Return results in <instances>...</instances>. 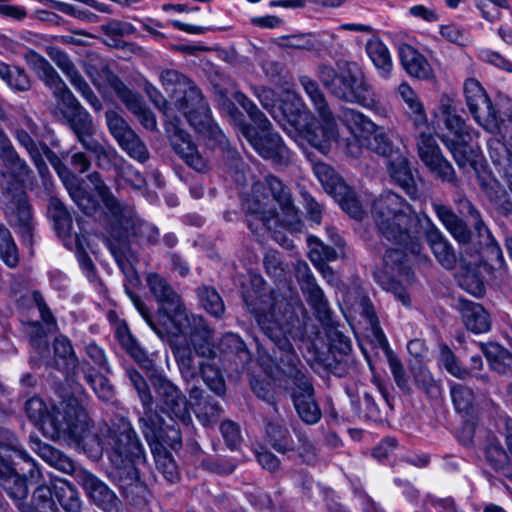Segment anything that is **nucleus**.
I'll return each mask as SVG.
<instances>
[{"label": "nucleus", "mask_w": 512, "mask_h": 512, "mask_svg": "<svg viewBox=\"0 0 512 512\" xmlns=\"http://www.w3.org/2000/svg\"><path fill=\"white\" fill-rule=\"evenodd\" d=\"M25 412L50 439L73 440L93 458L106 450L117 469L123 494L132 502L145 498L147 487L139 477L137 466L144 464L146 458L130 423L121 420L117 428L106 424L96 426L76 399L65 400L49 410L41 398L32 397L25 403Z\"/></svg>", "instance_id": "obj_1"}, {"label": "nucleus", "mask_w": 512, "mask_h": 512, "mask_svg": "<svg viewBox=\"0 0 512 512\" xmlns=\"http://www.w3.org/2000/svg\"><path fill=\"white\" fill-rule=\"evenodd\" d=\"M146 282L149 291L159 305L158 317L162 328L152 321L151 315L140 297L132 292L127 291V293L150 327L161 338L166 335L189 334L191 345L198 356L213 357L214 351L210 342L211 330L205 324L203 317L194 314L188 315L179 295L162 276L150 273L147 275Z\"/></svg>", "instance_id": "obj_2"}, {"label": "nucleus", "mask_w": 512, "mask_h": 512, "mask_svg": "<svg viewBox=\"0 0 512 512\" xmlns=\"http://www.w3.org/2000/svg\"><path fill=\"white\" fill-rule=\"evenodd\" d=\"M243 206L248 214V226L253 232H257L261 225V228L274 230V239L286 249L294 247L291 240L276 230L283 226L300 231L302 227L290 192L279 179L268 176L264 183H255L251 197L244 200Z\"/></svg>", "instance_id": "obj_3"}, {"label": "nucleus", "mask_w": 512, "mask_h": 512, "mask_svg": "<svg viewBox=\"0 0 512 512\" xmlns=\"http://www.w3.org/2000/svg\"><path fill=\"white\" fill-rule=\"evenodd\" d=\"M248 309L255 315L264 334L286 354L289 365L285 388L291 391L294 406L299 417L307 424H315L321 419V410L313 397L310 379L298 368L299 359L293 353L286 333L288 331L282 318L276 317L275 307L265 312L258 303L244 295Z\"/></svg>", "instance_id": "obj_4"}, {"label": "nucleus", "mask_w": 512, "mask_h": 512, "mask_svg": "<svg viewBox=\"0 0 512 512\" xmlns=\"http://www.w3.org/2000/svg\"><path fill=\"white\" fill-rule=\"evenodd\" d=\"M372 216L380 234L388 241L404 246L412 254L421 252L420 216L402 197L393 192L381 194L373 203Z\"/></svg>", "instance_id": "obj_5"}, {"label": "nucleus", "mask_w": 512, "mask_h": 512, "mask_svg": "<svg viewBox=\"0 0 512 512\" xmlns=\"http://www.w3.org/2000/svg\"><path fill=\"white\" fill-rule=\"evenodd\" d=\"M295 101V111H289V105L284 103L281 109L270 111L272 117L279 123L287 134L301 143L307 141L312 147L328 152L332 142L338 144V127L332 111L318 114L320 120H316L302 99L297 94H291Z\"/></svg>", "instance_id": "obj_6"}, {"label": "nucleus", "mask_w": 512, "mask_h": 512, "mask_svg": "<svg viewBox=\"0 0 512 512\" xmlns=\"http://www.w3.org/2000/svg\"><path fill=\"white\" fill-rule=\"evenodd\" d=\"M27 61L38 77L53 90L54 95L68 109L65 117L77 139L86 150H99L92 137L95 125L91 115L80 105L51 64L37 53L30 52Z\"/></svg>", "instance_id": "obj_7"}, {"label": "nucleus", "mask_w": 512, "mask_h": 512, "mask_svg": "<svg viewBox=\"0 0 512 512\" xmlns=\"http://www.w3.org/2000/svg\"><path fill=\"white\" fill-rule=\"evenodd\" d=\"M0 158L10 172L0 171V199L6 211L14 217L23 236H31L33 215L27 195L22 189L24 182L31 173L27 163L19 157L14 147Z\"/></svg>", "instance_id": "obj_8"}, {"label": "nucleus", "mask_w": 512, "mask_h": 512, "mask_svg": "<svg viewBox=\"0 0 512 512\" xmlns=\"http://www.w3.org/2000/svg\"><path fill=\"white\" fill-rule=\"evenodd\" d=\"M160 80L190 126L199 134L213 135L217 138V127L212 123L210 109L196 85L175 70L161 72Z\"/></svg>", "instance_id": "obj_9"}, {"label": "nucleus", "mask_w": 512, "mask_h": 512, "mask_svg": "<svg viewBox=\"0 0 512 512\" xmlns=\"http://www.w3.org/2000/svg\"><path fill=\"white\" fill-rule=\"evenodd\" d=\"M318 77L330 94L348 103L357 104L380 116L387 115V109L361 72L351 69L337 73L334 68L322 65Z\"/></svg>", "instance_id": "obj_10"}, {"label": "nucleus", "mask_w": 512, "mask_h": 512, "mask_svg": "<svg viewBox=\"0 0 512 512\" xmlns=\"http://www.w3.org/2000/svg\"><path fill=\"white\" fill-rule=\"evenodd\" d=\"M340 121L350 132V136L339 140L338 148L352 158H358L363 153L362 139L372 135L367 141V148L372 152L392 157L394 145L386 132L369 117L352 108H344L339 115Z\"/></svg>", "instance_id": "obj_11"}, {"label": "nucleus", "mask_w": 512, "mask_h": 512, "mask_svg": "<svg viewBox=\"0 0 512 512\" xmlns=\"http://www.w3.org/2000/svg\"><path fill=\"white\" fill-rule=\"evenodd\" d=\"M463 94L473 119L485 131L501 136L512 145V103L499 112L482 84L472 77L464 81Z\"/></svg>", "instance_id": "obj_12"}, {"label": "nucleus", "mask_w": 512, "mask_h": 512, "mask_svg": "<svg viewBox=\"0 0 512 512\" xmlns=\"http://www.w3.org/2000/svg\"><path fill=\"white\" fill-rule=\"evenodd\" d=\"M5 436L7 442H0V485L12 499L22 501L28 495V486L26 479L14 469L17 465L15 459L29 464L31 479L40 477L41 473L29 455L19 447L17 440L9 432H5Z\"/></svg>", "instance_id": "obj_13"}, {"label": "nucleus", "mask_w": 512, "mask_h": 512, "mask_svg": "<svg viewBox=\"0 0 512 512\" xmlns=\"http://www.w3.org/2000/svg\"><path fill=\"white\" fill-rule=\"evenodd\" d=\"M443 122L449 134L443 133L440 139L450 151L457 166L463 170L475 168L480 153L478 148L470 146L469 143L479 137V132L466 124L457 113L449 115Z\"/></svg>", "instance_id": "obj_14"}, {"label": "nucleus", "mask_w": 512, "mask_h": 512, "mask_svg": "<svg viewBox=\"0 0 512 512\" xmlns=\"http://www.w3.org/2000/svg\"><path fill=\"white\" fill-rule=\"evenodd\" d=\"M407 254L400 249H388L383 258V267L374 272L376 282L391 292L404 306L410 305V297L396 277L410 280V267L406 264Z\"/></svg>", "instance_id": "obj_15"}, {"label": "nucleus", "mask_w": 512, "mask_h": 512, "mask_svg": "<svg viewBox=\"0 0 512 512\" xmlns=\"http://www.w3.org/2000/svg\"><path fill=\"white\" fill-rule=\"evenodd\" d=\"M418 155L429 172L437 179L453 185L458 184L455 170L443 156L439 145L431 134L421 132L417 138Z\"/></svg>", "instance_id": "obj_16"}, {"label": "nucleus", "mask_w": 512, "mask_h": 512, "mask_svg": "<svg viewBox=\"0 0 512 512\" xmlns=\"http://www.w3.org/2000/svg\"><path fill=\"white\" fill-rule=\"evenodd\" d=\"M270 128L271 125L267 131H262L250 125L241 124V133L261 157L276 164H285L290 158L289 150L283 144L281 137L277 133H272Z\"/></svg>", "instance_id": "obj_17"}, {"label": "nucleus", "mask_w": 512, "mask_h": 512, "mask_svg": "<svg viewBox=\"0 0 512 512\" xmlns=\"http://www.w3.org/2000/svg\"><path fill=\"white\" fill-rule=\"evenodd\" d=\"M105 208V223L111 220L113 229H127L134 219V207L118 200L101 179L99 173L88 176Z\"/></svg>", "instance_id": "obj_18"}, {"label": "nucleus", "mask_w": 512, "mask_h": 512, "mask_svg": "<svg viewBox=\"0 0 512 512\" xmlns=\"http://www.w3.org/2000/svg\"><path fill=\"white\" fill-rule=\"evenodd\" d=\"M150 381L165 411L184 425H189L191 416L188 401L182 391L168 378L160 374L152 375Z\"/></svg>", "instance_id": "obj_19"}, {"label": "nucleus", "mask_w": 512, "mask_h": 512, "mask_svg": "<svg viewBox=\"0 0 512 512\" xmlns=\"http://www.w3.org/2000/svg\"><path fill=\"white\" fill-rule=\"evenodd\" d=\"M167 117L165 129L174 151L191 168L199 172L205 171L207 161L191 141L190 135L180 127L179 119L177 117L170 118L168 115Z\"/></svg>", "instance_id": "obj_20"}, {"label": "nucleus", "mask_w": 512, "mask_h": 512, "mask_svg": "<svg viewBox=\"0 0 512 512\" xmlns=\"http://www.w3.org/2000/svg\"><path fill=\"white\" fill-rule=\"evenodd\" d=\"M366 316L370 325V333L371 336L373 337V341L379 348H381L384 351L391 373L394 377L397 386L403 391L409 390V380L405 372L404 366L400 359L390 348L388 340L380 327L379 321L374 311L367 308Z\"/></svg>", "instance_id": "obj_21"}, {"label": "nucleus", "mask_w": 512, "mask_h": 512, "mask_svg": "<svg viewBox=\"0 0 512 512\" xmlns=\"http://www.w3.org/2000/svg\"><path fill=\"white\" fill-rule=\"evenodd\" d=\"M127 373L144 406V415L140 418L142 432L145 438L150 439L155 434V430L163 424V420L153 412V397L142 375L133 369L128 370Z\"/></svg>", "instance_id": "obj_22"}, {"label": "nucleus", "mask_w": 512, "mask_h": 512, "mask_svg": "<svg viewBox=\"0 0 512 512\" xmlns=\"http://www.w3.org/2000/svg\"><path fill=\"white\" fill-rule=\"evenodd\" d=\"M76 478L95 505L105 512L117 511L118 498L104 482L86 470H79Z\"/></svg>", "instance_id": "obj_23"}, {"label": "nucleus", "mask_w": 512, "mask_h": 512, "mask_svg": "<svg viewBox=\"0 0 512 512\" xmlns=\"http://www.w3.org/2000/svg\"><path fill=\"white\" fill-rule=\"evenodd\" d=\"M297 278L306 300L314 309L321 322H328L331 318L329 304L322 289L317 285L308 266L303 263L298 267Z\"/></svg>", "instance_id": "obj_24"}, {"label": "nucleus", "mask_w": 512, "mask_h": 512, "mask_svg": "<svg viewBox=\"0 0 512 512\" xmlns=\"http://www.w3.org/2000/svg\"><path fill=\"white\" fill-rule=\"evenodd\" d=\"M162 424L155 430V434L150 438H146L151 452L153 454L156 468L168 482H176L179 479V472L174 459L167 449L159 442Z\"/></svg>", "instance_id": "obj_25"}, {"label": "nucleus", "mask_w": 512, "mask_h": 512, "mask_svg": "<svg viewBox=\"0 0 512 512\" xmlns=\"http://www.w3.org/2000/svg\"><path fill=\"white\" fill-rule=\"evenodd\" d=\"M433 208L440 222L458 243L467 244L471 241L472 232L467 223L450 207L443 204H434Z\"/></svg>", "instance_id": "obj_26"}, {"label": "nucleus", "mask_w": 512, "mask_h": 512, "mask_svg": "<svg viewBox=\"0 0 512 512\" xmlns=\"http://www.w3.org/2000/svg\"><path fill=\"white\" fill-rule=\"evenodd\" d=\"M56 63L58 67L66 74L70 83L74 86V88L81 93L83 98L96 110L99 111L102 108L101 101L94 94L90 86L81 76V74L76 69L75 65L72 61L67 57V55L60 53L56 59Z\"/></svg>", "instance_id": "obj_27"}, {"label": "nucleus", "mask_w": 512, "mask_h": 512, "mask_svg": "<svg viewBox=\"0 0 512 512\" xmlns=\"http://www.w3.org/2000/svg\"><path fill=\"white\" fill-rule=\"evenodd\" d=\"M400 60L405 71L412 77L427 80L433 70L427 59L411 45L404 44L399 49Z\"/></svg>", "instance_id": "obj_28"}, {"label": "nucleus", "mask_w": 512, "mask_h": 512, "mask_svg": "<svg viewBox=\"0 0 512 512\" xmlns=\"http://www.w3.org/2000/svg\"><path fill=\"white\" fill-rule=\"evenodd\" d=\"M105 228L108 233L117 240H121L123 238L134 235L143 242L154 244L159 239L158 229L150 223L141 221L135 211L133 222L131 225H129V227H127V229H113L111 226V220L105 224Z\"/></svg>", "instance_id": "obj_29"}, {"label": "nucleus", "mask_w": 512, "mask_h": 512, "mask_svg": "<svg viewBox=\"0 0 512 512\" xmlns=\"http://www.w3.org/2000/svg\"><path fill=\"white\" fill-rule=\"evenodd\" d=\"M313 172L325 191L334 199L343 200V198L348 194V186L328 164L323 162L314 163Z\"/></svg>", "instance_id": "obj_30"}, {"label": "nucleus", "mask_w": 512, "mask_h": 512, "mask_svg": "<svg viewBox=\"0 0 512 512\" xmlns=\"http://www.w3.org/2000/svg\"><path fill=\"white\" fill-rule=\"evenodd\" d=\"M460 311L468 330L479 334L490 329L489 315L480 304L467 300L461 301Z\"/></svg>", "instance_id": "obj_31"}, {"label": "nucleus", "mask_w": 512, "mask_h": 512, "mask_svg": "<svg viewBox=\"0 0 512 512\" xmlns=\"http://www.w3.org/2000/svg\"><path fill=\"white\" fill-rule=\"evenodd\" d=\"M366 51L374 64L379 77L384 80L390 79L393 64L387 46L379 39L374 38L367 42Z\"/></svg>", "instance_id": "obj_32"}, {"label": "nucleus", "mask_w": 512, "mask_h": 512, "mask_svg": "<svg viewBox=\"0 0 512 512\" xmlns=\"http://www.w3.org/2000/svg\"><path fill=\"white\" fill-rule=\"evenodd\" d=\"M388 173L391 179L408 194L412 195L416 192L414 178L405 156L397 154L394 158L390 159Z\"/></svg>", "instance_id": "obj_33"}, {"label": "nucleus", "mask_w": 512, "mask_h": 512, "mask_svg": "<svg viewBox=\"0 0 512 512\" xmlns=\"http://www.w3.org/2000/svg\"><path fill=\"white\" fill-rule=\"evenodd\" d=\"M427 241L438 262L446 269L453 268L456 256L448 240L437 228L434 227L428 232Z\"/></svg>", "instance_id": "obj_34"}, {"label": "nucleus", "mask_w": 512, "mask_h": 512, "mask_svg": "<svg viewBox=\"0 0 512 512\" xmlns=\"http://www.w3.org/2000/svg\"><path fill=\"white\" fill-rule=\"evenodd\" d=\"M398 94L409 109V117L415 127L422 128L427 125V115L424 106L412 87L403 82L398 86Z\"/></svg>", "instance_id": "obj_35"}, {"label": "nucleus", "mask_w": 512, "mask_h": 512, "mask_svg": "<svg viewBox=\"0 0 512 512\" xmlns=\"http://www.w3.org/2000/svg\"><path fill=\"white\" fill-rule=\"evenodd\" d=\"M309 246L308 257L311 262L319 268L324 275L332 274L331 269L325 264V261H332L337 258V252L333 247L325 245L320 239L309 236L307 238Z\"/></svg>", "instance_id": "obj_36"}, {"label": "nucleus", "mask_w": 512, "mask_h": 512, "mask_svg": "<svg viewBox=\"0 0 512 512\" xmlns=\"http://www.w3.org/2000/svg\"><path fill=\"white\" fill-rule=\"evenodd\" d=\"M48 215L52 219L59 237L66 238L70 236L72 231V218L65 205L58 198H50Z\"/></svg>", "instance_id": "obj_37"}, {"label": "nucleus", "mask_w": 512, "mask_h": 512, "mask_svg": "<svg viewBox=\"0 0 512 512\" xmlns=\"http://www.w3.org/2000/svg\"><path fill=\"white\" fill-rule=\"evenodd\" d=\"M510 437H512V434L507 436V442ZM507 447L510 456L504 451L498 441H491L486 448V457L496 470L502 471L505 477L512 481V453L508 444Z\"/></svg>", "instance_id": "obj_38"}, {"label": "nucleus", "mask_w": 512, "mask_h": 512, "mask_svg": "<svg viewBox=\"0 0 512 512\" xmlns=\"http://www.w3.org/2000/svg\"><path fill=\"white\" fill-rule=\"evenodd\" d=\"M54 497L66 512H80L82 502L79 494L67 481L54 482Z\"/></svg>", "instance_id": "obj_39"}, {"label": "nucleus", "mask_w": 512, "mask_h": 512, "mask_svg": "<svg viewBox=\"0 0 512 512\" xmlns=\"http://www.w3.org/2000/svg\"><path fill=\"white\" fill-rule=\"evenodd\" d=\"M117 338L127 353H129V355L134 358V360L138 362L144 369L150 370L153 368L152 360L138 345L126 327H119L117 329Z\"/></svg>", "instance_id": "obj_40"}, {"label": "nucleus", "mask_w": 512, "mask_h": 512, "mask_svg": "<svg viewBox=\"0 0 512 512\" xmlns=\"http://www.w3.org/2000/svg\"><path fill=\"white\" fill-rule=\"evenodd\" d=\"M482 351L491 367L497 372L505 374L512 370V355L498 344L483 345Z\"/></svg>", "instance_id": "obj_41"}, {"label": "nucleus", "mask_w": 512, "mask_h": 512, "mask_svg": "<svg viewBox=\"0 0 512 512\" xmlns=\"http://www.w3.org/2000/svg\"><path fill=\"white\" fill-rule=\"evenodd\" d=\"M299 83L303 88L306 95L309 97L312 102L314 109L318 114L327 115L328 111H331L326 97L322 90L320 89L318 83L307 75H302L299 77Z\"/></svg>", "instance_id": "obj_42"}, {"label": "nucleus", "mask_w": 512, "mask_h": 512, "mask_svg": "<svg viewBox=\"0 0 512 512\" xmlns=\"http://www.w3.org/2000/svg\"><path fill=\"white\" fill-rule=\"evenodd\" d=\"M15 138L29 153L40 176L45 178L49 171L45 160L42 159L41 146L38 147L32 137L23 129H16Z\"/></svg>", "instance_id": "obj_43"}, {"label": "nucleus", "mask_w": 512, "mask_h": 512, "mask_svg": "<svg viewBox=\"0 0 512 512\" xmlns=\"http://www.w3.org/2000/svg\"><path fill=\"white\" fill-rule=\"evenodd\" d=\"M0 78L16 91H28L31 87L30 79L23 69L10 67L4 62H0Z\"/></svg>", "instance_id": "obj_44"}, {"label": "nucleus", "mask_w": 512, "mask_h": 512, "mask_svg": "<svg viewBox=\"0 0 512 512\" xmlns=\"http://www.w3.org/2000/svg\"><path fill=\"white\" fill-rule=\"evenodd\" d=\"M119 146L133 159L144 163L149 159V151L144 142L134 132H128V136L118 142Z\"/></svg>", "instance_id": "obj_45"}, {"label": "nucleus", "mask_w": 512, "mask_h": 512, "mask_svg": "<svg viewBox=\"0 0 512 512\" xmlns=\"http://www.w3.org/2000/svg\"><path fill=\"white\" fill-rule=\"evenodd\" d=\"M198 297L202 307L212 316L220 317L224 311V303L218 292L208 286H203L198 289Z\"/></svg>", "instance_id": "obj_46"}, {"label": "nucleus", "mask_w": 512, "mask_h": 512, "mask_svg": "<svg viewBox=\"0 0 512 512\" xmlns=\"http://www.w3.org/2000/svg\"><path fill=\"white\" fill-rule=\"evenodd\" d=\"M103 72L105 73L107 79L111 81L113 88L117 94V96L121 99V101L127 106V108L132 112L134 109H138L139 105L143 103L138 94L132 92L128 89L119 79L114 77L106 65H102Z\"/></svg>", "instance_id": "obj_47"}, {"label": "nucleus", "mask_w": 512, "mask_h": 512, "mask_svg": "<svg viewBox=\"0 0 512 512\" xmlns=\"http://www.w3.org/2000/svg\"><path fill=\"white\" fill-rule=\"evenodd\" d=\"M267 437L272 447L282 453L293 449V440L289 431L280 424L271 423L267 427Z\"/></svg>", "instance_id": "obj_48"}, {"label": "nucleus", "mask_w": 512, "mask_h": 512, "mask_svg": "<svg viewBox=\"0 0 512 512\" xmlns=\"http://www.w3.org/2000/svg\"><path fill=\"white\" fill-rule=\"evenodd\" d=\"M0 258L10 268L16 267L19 262L17 247L10 231L4 226H0Z\"/></svg>", "instance_id": "obj_49"}, {"label": "nucleus", "mask_w": 512, "mask_h": 512, "mask_svg": "<svg viewBox=\"0 0 512 512\" xmlns=\"http://www.w3.org/2000/svg\"><path fill=\"white\" fill-rule=\"evenodd\" d=\"M234 99L243 107L249 115L251 121L256 126L255 128L267 131L270 122L265 115L258 109V107L242 92L237 91L234 93Z\"/></svg>", "instance_id": "obj_50"}, {"label": "nucleus", "mask_w": 512, "mask_h": 512, "mask_svg": "<svg viewBox=\"0 0 512 512\" xmlns=\"http://www.w3.org/2000/svg\"><path fill=\"white\" fill-rule=\"evenodd\" d=\"M54 354L62 359L66 369L74 372L77 367V358L72 347L71 341L66 336H58L53 343Z\"/></svg>", "instance_id": "obj_51"}, {"label": "nucleus", "mask_w": 512, "mask_h": 512, "mask_svg": "<svg viewBox=\"0 0 512 512\" xmlns=\"http://www.w3.org/2000/svg\"><path fill=\"white\" fill-rule=\"evenodd\" d=\"M200 373L203 381L215 394L222 396L225 394L226 385L220 371L209 363L200 364Z\"/></svg>", "instance_id": "obj_52"}, {"label": "nucleus", "mask_w": 512, "mask_h": 512, "mask_svg": "<svg viewBox=\"0 0 512 512\" xmlns=\"http://www.w3.org/2000/svg\"><path fill=\"white\" fill-rule=\"evenodd\" d=\"M451 398L458 412L468 414L473 407V391L461 384H453L450 387Z\"/></svg>", "instance_id": "obj_53"}, {"label": "nucleus", "mask_w": 512, "mask_h": 512, "mask_svg": "<svg viewBox=\"0 0 512 512\" xmlns=\"http://www.w3.org/2000/svg\"><path fill=\"white\" fill-rule=\"evenodd\" d=\"M85 379L99 399L105 402L113 399V387L102 374L85 372Z\"/></svg>", "instance_id": "obj_54"}, {"label": "nucleus", "mask_w": 512, "mask_h": 512, "mask_svg": "<svg viewBox=\"0 0 512 512\" xmlns=\"http://www.w3.org/2000/svg\"><path fill=\"white\" fill-rule=\"evenodd\" d=\"M67 188L71 198L84 214L93 215L96 212V201L82 187L71 183Z\"/></svg>", "instance_id": "obj_55"}, {"label": "nucleus", "mask_w": 512, "mask_h": 512, "mask_svg": "<svg viewBox=\"0 0 512 512\" xmlns=\"http://www.w3.org/2000/svg\"><path fill=\"white\" fill-rule=\"evenodd\" d=\"M487 196L494 207L502 214H508L512 210V201L506 190L497 182L487 190Z\"/></svg>", "instance_id": "obj_56"}, {"label": "nucleus", "mask_w": 512, "mask_h": 512, "mask_svg": "<svg viewBox=\"0 0 512 512\" xmlns=\"http://www.w3.org/2000/svg\"><path fill=\"white\" fill-rule=\"evenodd\" d=\"M453 202L459 215L466 218L471 225L482 219L480 211L463 193L456 192L453 197Z\"/></svg>", "instance_id": "obj_57"}, {"label": "nucleus", "mask_w": 512, "mask_h": 512, "mask_svg": "<svg viewBox=\"0 0 512 512\" xmlns=\"http://www.w3.org/2000/svg\"><path fill=\"white\" fill-rule=\"evenodd\" d=\"M105 117L109 131L117 142L128 136V132L133 131L117 112L107 111Z\"/></svg>", "instance_id": "obj_58"}, {"label": "nucleus", "mask_w": 512, "mask_h": 512, "mask_svg": "<svg viewBox=\"0 0 512 512\" xmlns=\"http://www.w3.org/2000/svg\"><path fill=\"white\" fill-rule=\"evenodd\" d=\"M221 346L223 350L238 355L242 362H246L250 359L245 343L234 333L225 334L221 340Z\"/></svg>", "instance_id": "obj_59"}, {"label": "nucleus", "mask_w": 512, "mask_h": 512, "mask_svg": "<svg viewBox=\"0 0 512 512\" xmlns=\"http://www.w3.org/2000/svg\"><path fill=\"white\" fill-rule=\"evenodd\" d=\"M440 359L445 369L453 376L464 379L469 375L467 369L460 366L456 356L453 354L449 347L442 346Z\"/></svg>", "instance_id": "obj_60"}, {"label": "nucleus", "mask_w": 512, "mask_h": 512, "mask_svg": "<svg viewBox=\"0 0 512 512\" xmlns=\"http://www.w3.org/2000/svg\"><path fill=\"white\" fill-rule=\"evenodd\" d=\"M279 46L301 51H311L314 49L315 45L310 35L300 34L280 38Z\"/></svg>", "instance_id": "obj_61"}, {"label": "nucleus", "mask_w": 512, "mask_h": 512, "mask_svg": "<svg viewBox=\"0 0 512 512\" xmlns=\"http://www.w3.org/2000/svg\"><path fill=\"white\" fill-rule=\"evenodd\" d=\"M414 379L417 386L429 395H435L439 392V387L432 377L431 373L425 368H419L414 373Z\"/></svg>", "instance_id": "obj_62"}, {"label": "nucleus", "mask_w": 512, "mask_h": 512, "mask_svg": "<svg viewBox=\"0 0 512 512\" xmlns=\"http://www.w3.org/2000/svg\"><path fill=\"white\" fill-rule=\"evenodd\" d=\"M222 412L221 407L216 402L207 400L198 410H195L196 416L204 426L213 423V419L217 418Z\"/></svg>", "instance_id": "obj_63"}, {"label": "nucleus", "mask_w": 512, "mask_h": 512, "mask_svg": "<svg viewBox=\"0 0 512 512\" xmlns=\"http://www.w3.org/2000/svg\"><path fill=\"white\" fill-rule=\"evenodd\" d=\"M220 430L227 445L235 449L241 441L239 426L233 421L226 420L221 423Z\"/></svg>", "instance_id": "obj_64"}]
</instances>
